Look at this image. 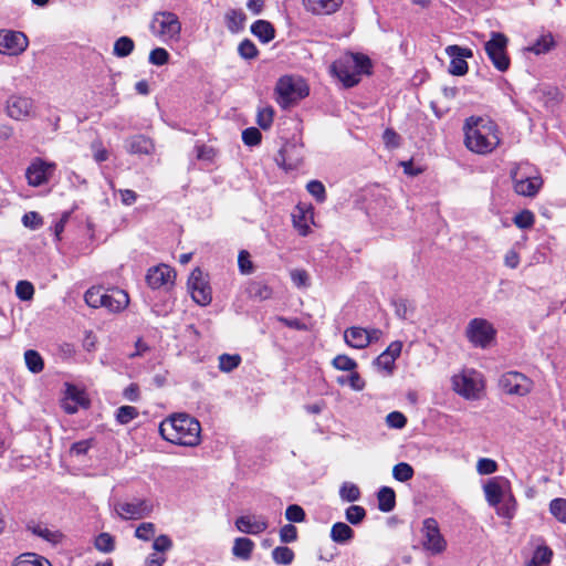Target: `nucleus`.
Returning a JSON list of instances; mask_svg holds the SVG:
<instances>
[{
    "mask_svg": "<svg viewBox=\"0 0 566 566\" xmlns=\"http://www.w3.org/2000/svg\"><path fill=\"white\" fill-rule=\"evenodd\" d=\"M169 62V53L163 48H156L149 53V63L161 66Z\"/></svg>",
    "mask_w": 566,
    "mask_h": 566,
    "instance_id": "obj_56",
    "label": "nucleus"
},
{
    "mask_svg": "<svg viewBox=\"0 0 566 566\" xmlns=\"http://www.w3.org/2000/svg\"><path fill=\"white\" fill-rule=\"evenodd\" d=\"M91 149L93 151V157L97 163H103L108 159V151L103 146L101 140H94L91 144Z\"/></svg>",
    "mask_w": 566,
    "mask_h": 566,
    "instance_id": "obj_64",
    "label": "nucleus"
},
{
    "mask_svg": "<svg viewBox=\"0 0 566 566\" xmlns=\"http://www.w3.org/2000/svg\"><path fill=\"white\" fill-rule=\"evenodd\" d=\"M497 463L489 458H481L476 463V471L481 475H488L496 472Z\"/></svg>",
    "mask_w": 566,
    "mask_h": 566,
    "instance_id": "obj_58",
    "label": "nucleus"
},
{
    "mask_svg": "<svg viewBox=\"0 0 566 566\" xmlns=\"http://www.w3.org/2000/svg\"><path fill=\"white\" fill-rule=\"evenodd\" d=\"M268 525L269 523L266 517L262 515H242L238 517L235 521V527L238 528V531L252 535H256L264 532L268 528Z\"/></svg>",
    "mask_w": 566,
    "mask_h": 566,
    "instance_id": "obj_20",
    "label": "nucleus"
},
{
    "mask_svg": "<svg viewBox=\"0 0 566 566\" xmlns=\"http://www.w3.org/2000/svg\"><path fill=\"white\" fill-rule=\"evenodd\" d=\"M251 32L263 43L274 39L275 30L273 25L265 20H258L251 25Z\"/></svg>",
    "mask_w": 566,
    "mask_h": 566,
    "instance_id": "obj_27",
    "label": "nucleus"
},
{
    "mask_svg": "<svg viewBox=\"0 0 566 566\" xmlns=\"http://www.w3.org/2000/svg\"><path fill=\"white\" fill-rule=\"evenodd\" d=\"M242 140L248 146H255L261 142V133L255 127H249L242 132Z\"/></svg>",
    "mask_w": 566,
    "mask_h": 566,
    "instance_id": "obj_61",
    "label": "nucleus"
},
{
    "mask_svg": "<svg viewBox=\"0 0 566 566\" xmlns=\"http://www.w3.org/2000/svg\"><path fill=\"white\" fill-rule=\"evenodd\" d=\"M22 223L24 227L34 230V229L40 228L42 226L43 221H42V217L38 212L30 211V212L24 213V216L22 217Z\"/></svg>",
    "mask_w": 566,
    "mask_h": 566,
    "instance_id": "obj_63",
    "label": "nucleus"
},
{
    "mask_svg": "<svg viewBox=\"0 0 566 566\" xmlns=\"http://www.w3.org/2000/svg\"><path fill=\"white\" fill-rule=\"evenodd\" d=\"M15 294L21 301H31L34 295V286L29 281H19L15 285Z\"/></svg>",
    "mask_w": 566,
    "mask_h": 566,
    "instance_id": "obj_49",
    "label": "nucleus"
},
{
    "mask_svg": "<svg viewBox=\"0 0 566 566\" xmlns=\"http://www.w3.org/2000/svg\"><path fill=\"white\" fill-rule=\"evenodd\" d=\"M535 218L530 210H523L514 217V223L520 229H528L534 224Z\"/></svg>",
    "mask_w": 566,
    "mask_h": 566,
    "instance_id": "obj_54",
    "label": "nucleus"
},
{
    "mask_svg": "<svg viewBox=\"0 0 566 566\" xmlns=\"http://www.w3.org/2000/svg\"><path fill=\"white\" fill-rule=\"evenodd\" d=\"M24 360L28 369L33 373L38 374L43 370L44 363L41 357V355L33 349H29L24 353Z\"/></svg>",
    "mask_w": 566,
    "mask_h": 566,
    "instance_id": "obj_35",
    "label": "nucleus"
},
{
    "mask_svg": "<svg viewBox=\"0 0 566 566\" xmlns=\"http://www.w3.org/2000/svg\"><path fill=\"white\" fill-rule=\"evenodd\" d=\"M129 304L128 294L120 289H111L105 292L103 306L111 313H119Z\"/></svg>",
    "mask_w": 566,
    "mask_h": 566,
    "instance_id": "obj_22",
    "label": "nucleus"
},
{
    "mask_svg": "<svg viewBox=\"0 0 566 566\" xmlns=\"http://www.w3.org/2000/svg\"><path fill=\"white\" fill-rule=\"evenodd\" d=\"M415 471L407 462H400L392 468V476L399 482H407L412 479Z\"/></svg>",
    "mask_w": 566,
    "mask_h": 566,
    "instance_id": "obj_39",
    "label": "nucleus"
},
{
    "mask_svg": "<svg viewBox=\"0 0 566 566\" xmlns=\"http://www.w3.org/2000/svg\"><path fill=\"white\" fill-rule=\"evenodd\" d=\"M159 433L168 442L196 447L200 443L201 426L193 417L187 413H177L159 424Z\"/></svg>",
    "mask_w": 566,
    "mask_h": 566,
    "instance_id": "obj_2",
    "label": "nucleus"
},
{
    "mask_svg": "<svg viewBox=\"0 0 566 566\" xmlns=\"http://www.w3.org/2000/svg\"><path fill=\"white\" fill-rule=\"evenodd\" d=\"M139 415L137 408L133 406H122L116 410V421L120 424H127Z\"/></svg>",
    "mask_w": 566,
    "mask_h": 566,
    "instance_id": "obj_45",
    "label": "nucleus"
},
{
    "mask_svg": "<svg viewBox=\"0 0 566 566\" xmlns=\"http://www.w3.org/2000/svg\"><path fill=\"white\" fill-rule=\"evenodd\" d=\"M272 557L276 564L290 565L294 559V553L286 546H279L273 549Z\"/></svg>",
    "mask_w": 566,
    "mask_h": 566,
    "instance_id": "obj_43",
    "label": "nucleus"
},
{
    "mask_svg": "<svg viewBox=\"0 0 566 566\" xmlns=\"http://www.w3.org/2000/svg\"><path fill=\"white\" fill-rule=\"evenodd\" d=\"M402 349V343L395 340L384 350L374 361L376 367L390 375L395 368V361L399 357Z\"/></svg>",
    "mask_w": 566,
    "mask_h": 566,
    "instance_id": "obj_21",
    "label": "nucleus"
},
{
    "mask_svg": "<svg viewBox=\"0 0 566 566\" xmlns=\"http://www.w3.org/2000/svg\"><path fill=\"white\" fill-rule=\"evenodd\" d=\"M496 328L485 318H472L465 327V337L476 348H489L495 343Z\"/></svg>",
    "mask_w": 566,
    "mask_h": 566,
    "instance_id": "obj_5",
    "label": "nucleus"
},
{
    "mask_svg": "<svg viewBox=\"0 0 566 566\" xmlns=\"http://www.w3.org/2000/svg\"><path fill=\"white\" fill-rule=\"evenodd\" d=\"M378 509L381 512L388 513L394 510L396 505L395 491L389 486H382L377 494Z\"/></svg>",
    "mask_w": 566,
    "mask_h": 566,
    "instance_id": "obj_28",
    "label": "nucleus"
},
{
    "mask_svg": "<svg viewBox=\"0 0 566 566\" xmlns=\"http://www.w3.org/2000/svg\"><path fill=\"white\" fill-rule=\"evenodd\" d=\"M463 130L465 147L479 155L491 154L501 143L497 125L488 118L471 116Z\"/></svg>",
    "mask_w": 566,
    "mask_h": 566,
    "instance_id": "obj_1",
    "label": "nucleus"
},
{
    "mask_svg": "<svg viewBox=\"0 0 566 566\" xmlns=\"http://www.w3.org/2000/svg\"><path fill=\"white\" fill-rule=\"evenodd\" d=\"M345 343L357 349H363L368 346L367 329L361 327H349L344 332Z\"/></svg>",
    "mask_w": 566,
    "mask_h": 566,
    "instance_id": "obj_26",
    "label": "nucleus"
},
{
    "mask_svg": "<svg viewBox=\"0 0 566 566\" xmlns=\"http://www.w3.org/2000/svg\"><path fill=\"white\" fill-rule=\"evenodd\" d=\"M484 378L475 369H463L452 377V388L467 400H478L484 390Z\"/></svg>",
    "mask_w": 566,
    "mask_h": 566,
    "instance_id": "obj_4",
    "label": "nucleus"
},
{
    "mask_svg": "<svg viewBox=\"0 0 566 566\" xmlns=\"http://www.w3.org/2000/svg\"><path fill=\"white\" fill-rule=\"evenodd\" d=\"M371 63L368 56L359 53H346L336 60L331 69L346 87H353L360 81V75L369 73Z\"/></svg>",
    "mask_w": 566,
    "mask_h": 566,
    "instance_id": "obj_3",
    "label": "nucleus"
},
{
    "mask_svg": "<svg viewBox=\"0 0 566 566\" xmlns=\"http://www.w3.org/2000/svg\"><path fill=\"white\" fill-rule=\"evenodd\" d=\"M422 546L431 555H438L446 551L447 542L441 535L439 525L434 518H426L422 523Z\"/></svg>",
    "mask_w": 566,
    "mask_h": 566,
    "instance_id": "obj_11",
    "label": "nucleus"
},
{
    "mask_svg": "<svg viewBox=\"0 0 566 566\" xmlns=\"http://www.w3.org/2000/svg\"><path fill=\"white\" fill-rule=\"evenodd\" d=\"M273 116L274 111L272 107L260 108L258 112L256 123L261 128L268 129L273 123Z\"/></svg>",
    "mask_w": 566,
    "mask_h": 566,
    "instance_id": "obj_52",
    "label": "nucleus"
},
{
    "mask_svg": "<svg viewBox=\"0 0 566 566\" xmlns=\"http://www.w3.org/2000/svg\"><path fill=\"white\" fill-rule=\"evenodd\" d=\"M239 54L245 60H252L258 55V49L255 44L250 40H243L238 48Z\"/></svg>",
    "mask_w": 566,
    "mask_h": 566,
    "instance_id": "obj_53",
    "label": "nucleus"
},
{
    "mask_svg": "<svg viewBox=\"0 0 566 566\" xmlns=\"http://www.w3.org/2000/svg\"><path fill=\"white\" fill-rule=\"evenodd\" d=\"M511 176L514 181V190L520 196L533 197L538 192L543 185L541 177L520 175L518 168L512 170Z\"/></svg>",
    "mask_w": 566,
    "mask_h": 566,
    "instance_id": "obj_17",
    "label": "nucleus"
},
{
    "mask_svg": "<svg viewBox=\"0 0 566 566\" xmlns=\"http://www.w3.org/2000/svg\"><path fill=\"white\" fill-rule=\"evenodd\" d=\"M400 136L391 128L385 129L382 140L387 148L394 149L400 146Z\"/></svg>",
    "mask_w": 566,
    "mask_h": 566,
    "instance_id": "obj_62",
    "label": "nucleus"
},
{
    "mask_svg": "<svg viewBox=\"0 0 566 566\" xmlns=\"http://www.w3.org/2000/svg\"><path fill=\"white\" fill-rule=\"evenodd\" d=\"M337 384L344 386L348 385L355 391H361L365 388V380L355 370L350 371L349 376H340L337 378Z\"/></svg>",
    "mask_w": 566,
    "mask_h": 566,
    "instance_id": "obj_37",
    "label": "nucleus"
},
{
    "mask_svg": "<svg viewBox=\"0 0 566 566\" xmlns=\"http://www.w3.org/2000/svg\"><path fill=\"white\" fill-rule=\"evenodd\" d=\"M188 290L190 291L192 300L197 304L206 306L211 303V287L206 275L199 268L193 269L190 273L188 279Z\"/></svg>",
    "mask_w": 566,
    "mask_h": 566,
    "instance_id": "obj_12",
    "label": "nucleus"
},
{
    "mask_svg": "<svg viewBox=\"0 0 566 566\" xmlns=\"http://www.w3.org/2000/svg\"><path fill=\"white\" fill-rule=\"evenodd\" d=\"M156 526L154 523L144 522L139 524L135 531V536L142 541H149L155 536Z\"/></svg>",
    "mask_w": 566,
    "mask_h": 566,
    "instance_id": "obj_51",
    "label": "nucleus"
},
{
    "mask_svg": "<svg viewBox=\"0 0 566 566\" xmlns=\"http://www.w3.org/2000/svg\"><path fill=\"white\" fill-rule=\"evenodd\" d=\"M386 423L389 428L402 429L407 423V418L400 411H391L386 417Z\"/></svg>",
    "mask_w": 566,
    "mask_h": 566,
    "instance_id": "obj_55",
    "label": "nucleus"
},
{
    "mask_svg": "<svg viewBox=\"0 0 566 566\" xmlns=\"http://www.w3.org/2000/svg\"><path fill=\"white\" fill-rule=\"evenodd\" d=\"M226 22L231 32H239L244 27L245 14L241 10H230L226 14Z\"/></svg>",
    "mask_w": 566,
    "mask_h": 566,
    "instance_id": "obj_31",
    "label": "nucleus"
},
{
    "mask_svg": "<svg viewBox=\"0 0 566 566\" xmlns=\"http://www.w3.org/2000/svg\"><path fill=\"white\" fill-rule=\"evenodd\" d=\"M241 363L239 355L222 354L219 357V368L221 371L230 373L235 369Z\"/></svg>",
    "mask_w": 566,
    "mask_h": 566,
    "instance_id": "obj_46",
    "label": "nucleus"
},
{
    "mask_svg": "<svg viewBox=\"0 0 566 566\" xmlns=\"http://www.w3.org/2000/svg\"><path fill=\"white\" fill-rule=\"evenodd\" d=\"M331 539L338 545H348L355 537L354 530L344 522H336L329 532Z\"/></svg>",
    "mask_w": 566,
    "mask_h": 566,
    "instance_id": "obj_25",
    "label": "nucleus"
},
{
    "mask_svg": "<svg viewBox=\"0 0 566 566\" xmlns=\"http://www.w3.org/2000/svg\"><path fill=\"white\" fill-rule=\"evenodd\" d=\"M135 44L130 38L120 36L114 43L113 53L118 57H126L133 52Z\"/></svg>",
    "mask_w": 566,
    "mask_h": 566,
    "instance_id": "obj_33",
    "label": "nucleus"
},
{
    "mask_svg": "<svg viewBox=\"0 0 566 566\" xmlns=\"http://www.w3.org/2000/svg\"><path fill=\"white\" fill-rule=\"evenodd\" d=\"M495 507L500 516L511 520L516 511V501L513 495H510L507 499L502 500V502Z\"/></svg>",
    "mask_w": 566,
    "mask_h": 566,
    "instance_id": "obj_44",
    "label": "nucleus"
},
{
    "mask_svg": "<svg viewBox=\"0 0 566 566\" xmlns=\"http://www.w3.org/2000/svg\"><path fill=\"white\" fill-rule=\"evenodd\" d=\"M332 365L334 366V368L344 371H353L357 367V363L347 355H337L333 359Z\"/></svg>",
    "mask_w": 566,
    "mask_h": 566,
    "instance_id": "obj_50",
    "label": "nucleus"
},
{
    "mask_svg": "<svg viewBox=\"0 0 566 566\" xmlns=\"http://www.w3.org/2000/svg\"><path fill=\"white\" fill-rule=\"evenodd\" d=\"M307 191L318 201L323 202L326 199V191L324 185L318 180H312L306 186Z\"/></svg>",
    "mask_w": 566,
    "mask_h": 566,
    "instance_id": "obj_57",
    "label": "nucleus"
},
{
    "mask_svg": "<svg viewBox=\"0 0 566 566\" xmlns=\"http://www.w3.org/2000/svg\"><path fill=\"white\" fill-rule=\"evenodd\" d=\"M105 292L101 286H93L85 292L84 298L86 304L93 308L103 306Z\"/></svg>",
    "mask_w": 566,
    "mask_h": 566,
    "instance_id": "obj_32",
    "label": "nucleus"
},
{
    "mask_svg": "<svg viewBox=\"0 0 566 566\" xmlns=\"http://www.w3.org/2000/svg\"><path fill=\"white\" fill-rule=\"evenodd\" d=\"M510 482L503 476H495L484 484L483 491L485 495V500L490 506H497L505 494V491L509 489Z\"/></svg>",
    "mask_w": 566,
    "mask_h": 566,
    "instance_id": "obj_19",
    "label": "nucleus"
},
{
    "mask_svg": "<svg viewBox=\"0 0 566 566\" xmlns=\"http://www.w3.org/2000/svg\"><path fill=\"white\" fill-rule=\"evenodd\" d=\"M395 313L401 319H410L415 307L407 300L400 298L394 302Z\"/></svg>",
    "mask_w": 566,
    "mask_h": 566,
    "instance_id": "obj_48",
    "label": "nucleus"
},
{
    "mask_svg": "<svg viewBox=\"0 0 566 566\" xmlns=\"http://www.w3.org/2000/svg\"><path fill=\"white\" fill-rule=\"evenodd\" d=\"M7 115L14 120H23L34 113L32 98L22 95H12L6 103Z\"/></svg>",
    "mask_w": 566,
    "mask_h": 566,
    "instance_id": "obj_16",
    "label": "nucleus"
},
{
    "mask_svg": "<svg viewBox=\"0 0 566 566\" xmlns=\"http://www.w3.org/2000/svg\"><path fill=\"white\" fill-rule=\"evenodd\" d=\"M339 496L345 502H356L360 497L359 488L354 483L345 482L339 489Z\"/></svg>",
    "mask_w": 566,
    "mask_h": 566,
    "instance_id": "obj_40",
    "label": "nucleus"
},
{
    "mask_svg": "<svg viewBox=\"0 0 566 566\" xmlns=\"http://www.w3.org/2000/svg\"><path fill=\"white\" fill-rule=\"evenodd\" d=\"M277 103L282 107H289L291 104L308 95V87L300 77L283 76L279 80L276 87Z\"/></svg>",
    "mask_w": 566,
    "mask_h": 566,
    "instance_id": "obj_7",
    "label": "nucleus"
},
{
    "mask_svg": "<svg viewBox=\"0 0 566 566\" xmlns=\"http://www.w3.org/2000/svg\"><path fill=\"white\" fill-rule=\"evenodd\" d=\"M153 504L144 499H135L132 502L116 501L113 511L122 520H139L153 512Z\"/></svg>",
    "mask_w": 566,
    "mask_h": 566,
    "instance_id": "obj_10",
    "label": "nucleus"
},
{
    "mask_svg": "<svg viewBox=\"0 0 566 566\" xmlns=\"http://www.w3.org/2000/svg\"><path fill=\"white\" fill-rule=\"evenodd\" d=\"M346 521L352 525L360 524L366 517V510L360 505H350L345 511Z\"/></svg>",
    "mask_w": 566,
    "mask_h": 566,
    "instance_id": "obj_42",
    "label": "nucleus"
},
{
    "mask_svg": "<svg viewBox=\"0 0 566 566\" xmlns=\"http://www.w3.org/2000/svg\"><path fill=\"white\" fill-rule=\"evenodd\" d=\"M33 534L45 539L46 542L56 545L62 538L63 534L60 531L51 530L44 525H36L32 528Z\"/></svg>",
    "mask_w": 566,
    "mask_h": 566,
    "instance_id": "obj_30",
    "label": "nucleus"
},
{
    "mask_svg": "<svg viewBox=\"0 0 566 566\" xmlns=\"http://www.w3.org/2000/svg\"><path fill=\"white\" fill-rule=\"evenodd\" d=\"M499 386L507 395L523 397L533 390L534 382L522 373L507 371L500 377Z\"/></svg>",
    "mask_w": 566,
    "mask_h": 566,
    "instance_id": "obj_9",
    "label": "nucleus"
},
{
    "mask_svg": "<svg viewBox=\"0 0 566 566\" xmlns=\"http://www.w3.org/2000/svg\"><path fill=\"white\" fill-rule=\"evenodd\" d=\"M126 149L134 155H150L155 150V145L150 138L136 135L126 140Z\"/></svg>",
    "mask_w": 566,
    "mask_h": 566,
    "instance_id": "obj_24",
    "label": "nucleus"
},
{
    "mask_svg": "<svg viewBox=\"0 0 566 566\" xmlns=\"http://www.w3.org/2000/svg\"><path fill=\"white\" fill-rule=\"evenodd\" d=\"M95 547L97 551L103 553H111L115 548L114 537L108 533H101L95 538Z\"/></svg>",
    "mask_w": 566,
    "mask_h": 566,
    "instance_id": "obj_47",
    "label": "nucleus"
},
{
    "mask_svg": "<svg viewBox=\"0 0 566 566\" xmlns=\"http://www.w3.org/2000/svg\"><path fill=\"white\" fill-rule=\"evenodd\" d=\"M285 517L290 522L301 523L305 520V512L300 505L292 504L287 506Z\"/></svg>",
    "mask_w": 566,
    "mask_h": 566,
    "instance_id": "obj_59",
    "label": "nucleus"
},
{
    "mask_svg": "<svg viewBox=\"0 0 566 566\" xmlns=\"http://www.w3.org/2000/svg\"><path fill=\"white\" fill-rule=\"evenodd\" d=\"M28 48V38L19 31H0V53L18 55Z\"/></svg>",
    "mask_w": 566,
    "mask_h": 566,
    "instance_id": "obj_15",
    "label": "nucleus"
},
{
    "mask_svg": "<svg viewBox=\"0 0 566 566\" xmlns=\"http://www.w3.org/2000/svg\"><path fill=\"white\" fill-rule=\"evenodd\" d=\"M307 12L315 15H329L338 11L343 0H302Z\"/></svg>",
    "mask_w": 566,
    "mask_h": 566,
    "instance_id": "obj_23",
    "label": "nucleus"
},
{
    "mask_svg": "<svg viewBox=\"0 0 566 566\" xmlns=\"http://www.w3.org/2000/svg\"><path fill=\"white\" fill-rule=\"evenodd\" d=\"M12 566H51L50 562L35 554L27 553L20 555Z\"/></svg>",
    "mask_w": 566,
    "mask_h": 566,
    "instance_id": "obj_34",
    "label": "nucleus"
},
{
    "mask_svg": "<svg viewBox=\"0 0 566 566\" xmlns=\"http://www.w3.org/2000/svg\"><path fill=\"white\" fill-rule=\"evenodd\" d=\"M253 547H254V544L250 538L239 537L234 541V545L232 547V553L234 556L247 560L251 557Z\"/></svg>",
    "mask_w": 566,
    "mask_h": 566,
    "instance_id": "obj_29",
    "label": "nucleus"
},
{
    "mask_svg": "<svg viewBox=\"0 0 566 566\" xmlns=\"http://www.w3.org/2000/svg\"><path fill=\"white\" fill-rule=\"evenodd\" d=\"M446 54L450 57L449 72L455 76H463L468 73L469 66L467 59L473 56L471 49L462 48L459 45H448Z\"/></svg>",
    "mask_w": 566,
    "mask_h": 566,
    "instance_id": "obj_14",
    "label": "nucleus"
},
{
    "mask_svg": "<svg viewBox=\"0 0 566 566\" xmlns=\"http://www.w3.org/2000/svg\"><path fill=\"white\" fill-rule=\"evenodd\" d=\"M238 265L242 274H251L253 272V263L248 251L242 250L239 252Z\"/></svg>",
    "mask_w": 566,
    "mask_h": 566,
    "instance_id": "obj_60",
    "label": "nucleus"
},
{
    "mask_svg": "<svg viewBox=\"0 0 566 566\" xmlns=\"http://www.w3.org/2000/svg\"><path fill=\"white\" fill-rule=\"evenodd\" d=\"M549 512L558 522L566 524V499L557 497L552 500Z\"/></svg>",
    "mask_w": 566,
    "mask_h": 566,
    "instance_id": "obj_38",
    "label": "nucleus"
},
{
    "mask_svg": "<svg viewBox=\"0 0 566 566\" xmlns=\"http://www.w3.org/2000/svg\"><path fill=\"white\" fill-rule=\"evenodd\" d=\"M176 277L175 271L166 265L159 264L148 270L146 274V282L151 289H160L167 285H171Z\"/></svg>",
    "mask_w": 566,
    "mask_h": 566,
    "instance_id": "obj_18",
    "label": "nucleus"
},
{
    "mask_svg": "<svg viewBox=\"0 0 566 566\" xmlns=\"http://www.w3.org/2000/svg\"><path fill=\"white\" fill-rule=\"evenodd\" d=\"M554 46V39L552 34H544L537 39L531 46L527 48L530 52L535 54L547 53Z\"/></svg>",
    "mask_w": 566,
    "mask_h": 566,
    "instance_id": "obj_36",
    "label": "nucleus"
},
{
    "mask_svg": "<svg viewBox=\"0 0 566 566\" xmlns=\"http://www.w3.org/2000/svg\"><path fill=\"white\" fill-rule=\"evenodd\" d=\"M249 294L255 300H268L272 296V290L266 284L261 282H253L249 286Z\"/></svg>",
    "mask_w": 566,
    "mask_h": 566,
    "instance_id": "obj_41",
    "label": "nucleus"
},
{
    "mask_svg": "<svg viewBox=\"0 0 566 566\" xmlns=\"http://www.w3.org/2000/svg\"><path fill=\"white\" fill-rule=\"evenodd\" d=\"M150 31L164 42L178 41L181 32V23L178 17L172 12H157L151 20Z\"/></svg>",
    "mask_w": 566,
    "mask_h": 566,
    "instance_id": "obj_6",
    "label": "nucleus"
},
{
    "mask_svg": "<svg viewBox=\"0 0 566 566\" xmlns=\"http://www.w3.org/2000/svg\"><path fill=\"white\" fill-rule=\"evenodd\" d=\"M509 39L500 32H492L491 39L485 42L484 50L494 67L500 72H505L510 67V57L506 53Z\"/></svg>",
    "mask_w": 566,
    "mask_h": 566,
    "instance_id": "obj_8",
    "label": "nucleus"
},
{
    "mask_svg": "<svg viewBox=\"0 0 566 566\" xmlns=\"http://www.w3.org/2000/svg\"><path fill=\"white\" fill-rule=\"evenodd\" d=\"M55 169V163L45 161L41 158L33 159L25 170L28 185L31 187H40L46 184L53 176Z\"/></svg>",
    "mask_w": 566,
    "mask_h": 566,
    "instance_id": "obj_13",
    "label": "nucleus"
}]
</instances>
